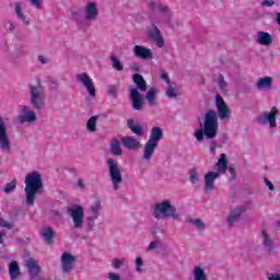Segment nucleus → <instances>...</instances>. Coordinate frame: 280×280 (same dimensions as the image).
<instances>
[{"label":"nucleus","instance_id":"obj_1","mask_svg":"<svg viewBox=\"0 0 280 280\" xmlns=\"http://www.w3.org/2000/svg\"><path fill=\"white\" fill-rule=\"evenodd\" d=\"M220 128V122H218V114L210 109L205 114L203 127L202 122H199V128L195 131V138L199 143L207 139H215L218 137V130Z\"/></svg>","mask_w":280,"mask_h":280},{"label":"nucleus","instance_id":"obj_2","mask_svg":"<svg viewBox=\"0 0 280 280\" xmlns=\"http://www.w3.org/2000/svg\"><path fill=\"white\" fill-rule=\"evenodd\" d=\"M43 189V176L38 172L28 173L25 177L26 205L34 206L36 194Z\"/></svg>","mask_w":280,"mask_h":280},{"label":"nucleus","instance_id":"obj_3","mask_svg":"<svg viewBox=\"0 0 280 280\" xmlns=\"http://www.w3.org/2000/svg\"><path fill=\"white\" fill-rule=\"evenodd\" d=\"M153 218L155 220H165V218H173V220H178L179 214L176 207L172 205L170 199H165L162 202H158L152 207Z\"/></svg>","mask_w":280,"mask_h":280},{"label":"nucleus","instance_id":"obj_4","mask_svg":"<svg viewBox=\"0 0 280 280\" xmlns=\"http://www.w3.org/2000/svg\"><path fill=\"white\" fill-rule=\"evenodd\" d=\"M132 80L137 88H133L129 91V97L132 102V106H143V95L139 93V91H148V83L145 82V79H143V75L136 73L132 75Z\"/></svg>","mask_w":280,"mask_h":280},{"label":"nucleus","instance_id":"obj_5","mask_svg":"<svg viewBox=\"0 0 280 280\" xmlns=\"http://www.w3.org/2000/svg\"><path fill=\"white\" fill-rule=\"evenodd\" d=\"M107 165L109 167V178L113 183L114 190L117 191V189H119V185H121L124 180L121 177V171L119 170V164H117L116 160L108 159Z\"/></svg>","mask_w":280,"mask_h":280},{"label":"nucleus","instance_id":"obj_6","mask_svg":"<svg viewBox=\"0 0 280 280\" xmlns=\"http://www.w3.org/2000/svg\"><path fill=\"white\" fill-rule=\"evenodd\" d=\"M67 213L72 218L74 229L84 226V208L80 205H74L67 208Z\"/></svg>","mask_w":280,"mask_h":280},{"label":"nucleus","instance_id":"obj_7","mask_svg":"<svg viewBox=\"0 0 280 280\" xmlns=\"http://www.w3.org/2000/svg\"><path fill=\"white\" fill-rule=\"evenodd\" d=\"M277 115H279V109L272 107L270 112H262L260 116L256 118V121L260 126H268L270 128H277Z\"/></svg>","mask_w":280,"mask_h":280},{"label":"nucleus","instance_id":"obj_8","mask_svg":"<svg viewBox=\"0 0 280 280\" xmlns=\"http://www.w3.org/2000/svg\"><path fill=\"white\" fill-rule=\"evenodd\" d=\"M75 261H78V257L71 255V253H69V252H65L61 255L62 271L66 275H69V272H71V270H73V266H75Z\"/></svg>","mask_w":280,"mask_h":280},{"label":"nucleus","instance_id":"obj_9","mask_svg":"<svg viewBox=\"0 0 280 280\" xmlns=\"http://www.w3.org/2000/svg\"><path fill=\"white\" fill-rule=\"evenodd\" d=\"M77 81L80 84H83L85 86L90 97H95V85H93V81H91V77H89V73L83 72L80 74H77Z\"/></svg>","mask_w":280,"mask_h":280},{"label":"nucleus","instance_id":"obj_10","mask_svg":"<svg viewBox=\"0 0 280 280\" xmlns=\"http://www.w3.org/2000/svg\"><path fill=\"white\" fill-rule=\"evenodd\" d=\"M0 150L10 152V138L8 137V127L3 118H0Z\"/></svg>","mask_w":280,"mask_h":280},{"label":"nucleus","instance_id":"obj_11","mask_svg":"<svg viewBox=\"0 0 280 280\" xmlns=\"http://www.w3.org/2000/svg\"><path fill=\"white\" fill-rule=\"evenodd\" d=\"M84 16L86 21H97V16H100V10L97 9V3L88 2L84 9Z\"/></svg>","mask_w":280,"mask_h":280},{"label":"nucleus","instance_id":"obj_12","mask_svg":"<svg viewBox=\"0 0 280 280\" xmlns=\"http://www.w3.org/2000/svg\"><path fill=\"white\" fill-rule=\"evenodd\" d=\"M149 38L158 45V47H163L165 42L163 40V35H161V30L155 24L148 32Z\"/></svg>","mask_w":280,"mask_h":280},{"label":"nucleus","instance_id":"obj_13","mask_svg":"<svg viewBox=\"0 0 280 280\" xmlns=\"http://www.w3.org/2000/svg\"><path fill=\"white\" fill-rule=\"evenodd\" d=\"M43 100V85L40 82L36 86L31 85V102L33 106H38Z\"/></svg>","mask_w":280,"mask_h":280},{"label":"nucleus","instance_id":"obj_14","mask_svg":"<svg viewBox=\"0 0 280 280\" xmlns=\"http://www.w3.org/2000/svg\"><path fill=\"white\" fill-rule=\"evenodd\" d=\"M133 55L141 60H152L153 58L152 50L140 45L133 47Z\"/></svg>","mask_w":280,"mask_h":280},{"label":"nucleus","instance_id":"obj_15","mask_svg":"<svg viewBox=\"0 0 280 280\" xmlns=\"http://www.w3.org/2000/svg\"><path fill=\"white\" fill-rule=\"evenodd\" d=\"M215 178H220V173L209 172L205 175V192L213 191Z\"/></svg>","mask_w":280,"mask_h":280},{"label":"nucleus","instance_id":"obj_16","mask_svg":"<svg viewBox=\"0 0 280 280\" xmlns=\"http://www.w3.org/2000/svg\"><path fill=\"white\" fill-rule=\"evenodd\" d=\"M121 143L127 150H139L141 148V142L131 136L122 137Z\"/></svg>","mask_w":280,"mask_h":280},{"label":"nucleus","instance_id":"obj_17","mask_svg":"<svg viewBox=\"0 0 280 280\" xmlns=\"http://www.w3.org/2000/svg\"><path fill=\"white\" fill-rule=\"evenodd\" d=\"M26 268L28 270V275H31L32 279H35V277H38L40 272V266L38 265V261L34 258H30L26 260Z\"/></svg>","mask_w":280,"mask_h":280},{"label":"nucleus","instance_id":"obj_18","mask_svg":"<svg viewBox=\"0 0 280 280\" xmlns=\"http://www.w3.org/2000/svg\"><path fill=\"white\" fill-rule=\"evenodd\" d=\"M245 212H246V209H244L242 207L234 209L228 217L229 226H233V224H235V222H238L240 218H242V213H245Z\"/></svg>","mask_w":280,"mask_h":280},{"label":"nucleus","instance_id":"obj_19","mask_svg":"<svg viewBox=\"0 0 280 280\" xmlns=\"http://www.w3.org/2000/svg\"><path fill=\"white\" fill-rule=\"evenodd\" d=\"M256 88L258 89V91H270V89H272V78L265 77L258 79V81L256 82Z\"/></svg>","mask_w":280,"mask_h":280},{"label":"nucleus","instance_id":"obj_20","mask_svg":"<svg viewBox=\"0 0 280 280\" xmlns=\"http://www.w3.org/2000/svg\"><path fill=\"white\" fill-rule=\"evenodd\" d=\"M156 148H159V144L150 142L149 140L145 142L143 150L144 161H150V159H152V155L154 154V150H156Z\"/></svg>","mask_w":280,"mask_h":280},{"label":"nucleus","instance_id":"obj_21","mask_svg":"<svg viewBox=\"0 0 280 280\" xmlns=\"http://www.w3.org/2000/svg\"><path fill=\"white\" fill-rule=\"evenodd\" d=\"M39 235L44 237V242H46V244L51 245L54 244V237L56 235V232H54V229L46 226L42 231H39Z\"/></svg>","mask_w":280,"mask_h":280},{"label":"nucleus","instance_id":"obj_22","mask_svg":"<svg viewBox=\"0 0 280 280\" xmlns=\"http://www.w3.org/2000/svg\"><path fill=\"white\" fill-rule=\"evenodd\" d=\"M257 43L258 45H264L265 47H269V45H272V35H270V33H267V32H258Z\"/></svg>","mask_w":280,"mask_h":280},{"label":"nucleus","instance_id":"obj_23","mask_svg":"<svg viewBox=\"0 0 280 280\" xmlns=\"http://www.w3.org/2000/svg\"><path fill=\"white\" fill-rule=\"evenodd\" d=\"M36 119V113L32 110L24 112L18 117L19 124H34Z\"/></svg>","mask_w":280,"mask_h":280},{"label":"nucleus","instance_id":"obj_24","mask_svg":"<svg viewBox=\"0 0 280 280\" xmlns=\"http://www.w3.org/2000/svg\"><path fill=\"white\" fill-rule=\"evenodd\" d=\"M161 139H163V129H161V127H153L151 129V133L149 136V140L148 141L159 145V141Z\"/></svg>","mask_w":280,"mask_h":280},{"label":"nucleus","instance_id":"obj_25","mask_svg":"<svg viewBox=\"0 0 280 280\" xmlns=\"http://www.w3.org/2000/svg\"><path fill=\"white\" fill-rule=\"evenodd\" d=\"M109 150L114 156H121V144L119 143V140L117 138H113L109 143Z\"/></svg>","mask_w":280,"mask_h":280},{"label":"nucleus","instance_id":"obj_26","mask_svg":"<svg viewBox=\"0 0 280 280\" xmlns=\"http://www.w3.org/2000/svg\"><path fill=\"white\" fill-rule=\"evenodd\" d=\"M127 126L136 137H143V127L141 125H135L133 119H128Z\"/></svg>","mask_w":280,"mask_h":280},{"label":"nucleus","instance_id":"obj_27","mask_svg":"<svg viewBox=\"0 0 280 280\" xmlns=\"http://www.w3.org/2000/svg\"><path fill=\"white\" fill-rule=\"evenodd\" d=\"M218 172L220 174H225L226 170H229V161H226V154L222 153L217 163Z\"/></svg>","mask_w":280,"mask_h":280},{"label":"nucleus","instance_id":"obj_28","mask_svg":"<svg viewBox=\"0 0 280 280\" xmlns=\"http://www.w3.org/2000/svg\"><path fill=\"white\" fill-rule=\"evenodd\" d=\"M262 235V244L268 253H272L275 250V246L272 245V238L267 234L266 230L261 231Z\"/></svg>","mask_w":280,"mask_h":280},{"label":"nucleus","instance_id":"obj_29","mask_svg":"<svg viewBox=\"0 0 280 280\" xmlns=\"http://www.w3.org/2000/svg\"><path fill=\"white\" fill-rule=\"evenodd\" d=\"M9 275L12 280L19 279V276L21 275V269L19 268V262L16 260L11 261L9 265Z\"/></svg>","mask_w":280,"mask_h":280},{"label":"nucleus","instance_id":"obj_30","mask_svg":"<svg viewBox=\"0 0 280 280\" xmlns=\"http://www.w3.org/2000/svg\"><path fill=\"white\" fill-rule=\"evenodd\" d=\"M156 93H159V90H156V88H151L147 92L145 100L151 106H153V104H155L156 102Z\"/></svg>","mask_w":280,"mask_h":280},{"label":"nucleus","instance_id":"obj_31","mask_svg":"<svg viewBox=\"0 0 280 280\" xmlns=\"http://www.w3.org/2000/svg\"><path fill=\"white\" fill-rule=\"evenodd\" d=\"M219 119H229L231 117V109L229 106H218Z\"/></svg>","mask_w":280,"mask_h":280},{"label":"nucleus","instance_id":"obj_32","mask_svg":"<svg viewBox=\"0 0 280 280\" xmlns=\"http://www.w3.org/2000/svg\"><path fill=\"white\" fill-rule=\"evenodd\" d=\"M15 12L20 21H22L25 25H30L27 18H25V14H23V8L21 7V2H15Z\"/></svg>","mask_w":280,"mask_h":280},{"label":"nucleus","instance_id":"obj_33","mask_svg":"<svg viewBox=\"0 0 280 280\" xmlns=\"http://www.w3.org/2000/svg\"><path fill=\"white\" fill-rule=\"evenodd\" d=\"M100 209H102V202L100 200H95L93 206L91 207V211L94 214V218L90 219L92 222H95V220H97V217L100 215Z\"/></svg>","mask_w":280,"mask_h":280},{"label":"nucleus","instance_id":"obj_34","mask_svg":"<svg viewBox=\"0 0 280 280\" xmlns=\"http://www.w3.org/2000/svg\"><path fill=\"white\" fill-rule=\"evenodd\" d=\"M109 59L112 60V67L115 69V71H124V65L119 58H117V56L113 55L109 57Z\"/></svg>","mask_w":280,"mask_h":280},{"label":"nucleus","instance_id":"obj_35","mask_svg":"<svg viewBox=\"0 0 280 280\" xmlns=\"http://www.w3.org/2000/svg\"><path fill=\"white\" fill-rule=\"evenodd\" d=\"M89 132H95L97 130V116H92L86 124Z\"/></svg>","mask_w":280,"mask_h":280},{"label":"nucleus","instance_id":"obj_36","mask_svg":"<svg viewBox=\"0 0 280 280\" xmlns=\"http://www.w3.org/2000/svg\"><path fill=\"white\" fill-rule=\"evenodd\" d=\"M187 222H189L190 224L196 225V229H197L198 231H205V223H202V220L188 218V219H187Z\"/></svg>","mask_w":280,"mask_h":280},{"label":"nucleus","instance_id":"obj_37","mask_svg":"<svg viewBox=\"0 0 280 280\" xmlns=\"http://www.w3.org/2000/svg\"><path fill=\"white\" fill-rule=\"evenodd\" d=\"M195 280H207V275L205 273V270L200 267H196L195 271Z\"/></svg>","mask_w":280,"mask_h":280},{"label":"nucleus","instance_id":"obj_38","mask_svg":"<svg viewBox=\"0 0 280 280\" xmlns=\"http://www.w3.org/2000/svg\"><path fill=\"white\" fill-rule=\"evenodd\" d=\"M15 190H16V179L11 180L3 188L4 194H12V191H15Z\"/></svg>","mask_w":280,"mask_h":280},{"label":"nucleus","instance_id":"obj_39","mask_svg":"<svg viewBox=\"0 0 280 280\" xmlns=\"http://www.w3.org/2000/svg\"><path fill=\"white\" fill-rule=\"evenodd\" d=\"M189 176H190V182L192 183V185H197V183L200 180L198 178V171L196 168L190 170Z\"/></svg>","mask_w":280,"mask_h":280},{"label":"nucleus","instance_id":"obj_40","mask_svg":"<svg viewBox=\"0 0 280 280\" xmlns=\"http://www.w3.org/2000/svg\"><path fill=\"white\" fill-rule=\"evenodd\" d=\"M218 84H219V89H221V91H224V89H226V81H224V75L220 74L218 78Z\"/></svg>","mask_w":280,"mask_h":280},{"label":"nucleus","instance_id":"obj_41","mask_svg":"<svg viewBox=\"0 0 280 280\" xmlns=\"http://www.w3.org/2000/svg\"><path fill=\"white\" fill-rule=\"evenodd\" d=\"M166 96L170 97L171 100L176 97V89H174V86L172 85H168L166 90Z\"/></svg>","mask_w":280,"mask_h":280},{"label":"nucleus","instance_id":"obj_42","mask_svg":"<svg viewBox=\"0 0 280 280\" xmlns=\"http://www.w3.org/2000/svg\"><path fill=\"white\" fill-rule=\"evenodd\" d=\"M118 91L119 88L117 85H109L108 94L112 95V97H117Z\"/></svg>","mask_w":280,"mask_h":280},{"label":"nucleus","instance_id":"obj_43","mask_svg":"<svg viewBox=\"0 0 280 280\" xmlns=\"http://www.w3.org/2000/svg\"><path fill=\"white\" fill-rule=\"evenodd\" d=\"M0 226H2V229H13V224L11 222H8L5 220H3L2 218H0Z\"/></svg>","mask_w":280,"mask_h":280},{"label":"nucleus","instance_id":"obj_44","mask_svg":"<svg viewBox=\"0 0 280 280\" xmlns=\"http://www.w3.org/2000/svg\"><path fill=\"white\" fill-rule=\"evenodd\" d=\"M112 266L115 269H119L121 268V266H124V260H119V258H114L112 261Z\"/></svg>","mask_w":280,"mask_h":280},{"label":"nucleus","instance_id":"obj_45","mask_svg":"<svg viewBox=\"0 0 280 280\" xmlns=\"http://www.w3.org/2000/svg\"><path fill=\"white\" fill-rule=\"evenodd\" d=\"M30 3L37 10H40L43 8V1L40 0H30Z\"/></svg>","mask_w":280,"mask_h":280},{"label":"nucleus","instance_id":"obj_46","mask_svg":"<svg viewBox=\"0 0 280 280\" xmlns=\"http://www.w3.org/2000/svg\"><path fill=\"white\" fill-rule=\"evenodd\" d=\"M215 104L217 106H226V103H224V98H222V95L220 94L215 95Z\"/></svg>","mask_w":280,"mask_h":280},{"label":"nucleus","instance_id":"obj_47","mask_svg":"<svg viewBox=\"0 0 280 280\" xmlns=\"http://www.w3.org/2000/svg\"><path fill=\"white\" fill-rule=\"evenodd\" d=\"M141 266H143V259L141 257L136 258V270L141 272Z\"/></svg>","mask_w":280,"mask_h":280},{"label":"nucleus","instance_id":"obj_48","mask_svg":"<svg viewBox=\"0 0 280 280\" xmlns=\"http://www.w3.org/2000/svg\"><path fill=\"white\" fill-rule=\"evenodd\" d=\"M209 149L210 152L213 154V152H215V150L218 149V142H215V140H211L209 143Z\"/></svg>","mask_w":280,"mask_h":280},{"label":"nucleus","instance_id":"obj_49","mask_svg":"<svg viewBox=\"0 0 280 280\" xmlns=\"http://www.w3.org/2000/svg\"><path fill=\"white\" fill-rule=\"evenodd\" d=\"M229 172H230V174H231L232 180H235V176H236V174H235V166L230 165V166H229Z\"/></svg>","mask_w":280,"mask_h":280},{"label":"nucleus","instance_id":"obj_50","mask_svg":"<svg viewBox=\"0 0 280 280\" xmlns=\"http://www.w3.org/2000/svg\"><path fill=\"white\" fill-rule=\"evenodd\" d=\"M262 5H267V8H272V5H275V1L273 0H264L261 2Z\"/></svg>","mask_w":280,"mask_h":280},{"label":"nucleus","instance_id":"obj_51","mask_svg":"<svg viewBox=\"0 0 280 280\" xmlns=\"http://www.w3.org/2000/svg\"><path fill=\"white\" fill-rule=\"evenodd\" d=\"M265 185H267L270 191H275V185H272V182H270L269 179H265Z\"/></svg>","mask_w":280,"mask_h":280},{"label":"nucleus","instance_id":"obj_52","mask_svg":"<svg viewBox=\"0 0 280 280\" xmlns=\"http://www.w3.org/2000/svg\"><path fill=\"white\" fill-rule=\"evenodd\" d=\"M161 78L165 81L166 84H170V75L167 72H162Z\"/></svg>","mask_w":280,"mask_h":280},{"label":"nucleus","instance_id":"obj_53","mask_svg":"<svg viewBox=\"0 0 280 280\" xmlns=\"http://www.w3.org/2000/svg\"><path fill=\"white\" fill-rule=\"evenodd\" d=\"M108 279L109 280H121V277L117 273H109Z\"/></svg>","mask_w":280,"mask_h":280},{"label":"nucleus","instance_id":"obj_54","mask_svg":"<svg viewBox=\"0 0 280 280\" xmlns=\"http://www.w3.org/2000/svg\"><path fill=\"white\" fill-rule=\"evenodd\" d=\"M159 12H167L170 8L167 5L159 4L158 7Z\"/></svg>","mask_w":280,"mask_h":280},{"label":"nucleus","instance_id":"obj_55","mask_svg":"<svg viewBox=\"0 0 280 280\" xmlns=\"http://www.w3.org/2000/svg\"><path fill=\"white\" fill-rule=\"evenodd\" d=\"M158 246H159V242L152 241L149 245V250H154V248H156Z\"/></svg>","mask_w":280,"mask_h":280},{"label":"nucleus","instance_id":"obj_56","mask_svg":"<svg viewBox=\"0 0 280 280\" xmlns=\"http://www.w3.org/2000/svg\"><path fill=\"white\" fill-rule=\"evenodd\" d=\"M269 280H280V275L279 273H272L269 276Z\"/></svg>","mask_w":280,"mask_h":280},{"label":"nucleus","instance_id":"obj_57","mask_svg":"<svg viewBox=\"0 0 280 280\" xmlns=\"http://www.w3.org/2000/svg\"><path fill=\"white\" fill-rule=\"evenodd\" d=\"M38 59L42 65H47V59L44 56H39Z\"/></svg>","mask_w":280,"mask_h":280},{"label":"nucleus","instance_id":"obj_58","mask_svg":"<svg viewBox=\"0 0 280 280\" xmlns=\"http://www.w3.org/2000/svg\"><path fill=\"white\" fill-rule=\"evenodd\" d=\"M78 186H79L81 189H83V187H84V182H82V179H79V180H78Z\"/></svg>","mask_w":280,"mask_h":280},{"label":"nucleus","instance_id":"obj_59","mask_svg":"<svg viewBox=\"0 0 280 280\" xmlns=\"http://www.w3.org/2000/svg\"><path fill=\"white\" fill-rule=\"evenodd\" d=\"M0 244H3V233L0 232Z\"/></svg>","mask_w":280,"mask_h":280},{"label":"nucleus","instance_id":"obj_60","mask_svg":"<svg viewBox=\"0 0 280 280\" xmlns=\"http://www.w3.org/2000/svg\"><path fill=\"white\" fill-rule=\"evenodd\" d=\"M135 110H141L142 106H133Z\"/></svg>","mask_w":280,"mask_h":280},{"label":"nucleus","instance_id":"obj_61","mask_svg":"<svg viewBox=\"0 0 280 280\" xmlns=\"http://www.w3.org/2000/svg\"><path fill=\"white\" fill-rule=\"evenodd\" d=\"M149 7H150V8H154V2H150V3H149Z\"/></svg>","mask_w":280,"mask_h":280},{"label":"nucleus","instance_id":"obj_62","mask_svg":"<svg viewBox=\"0 0 280 280\" xmlns=\"http://www.w3.org/2000/svg\"><path fill=\"white\" fill-rule=\"evenodd\" d=\"M277 225L280 226V221H277Z\"/></svg>","mask_w":280,"mask_h":280}]
</instances>
